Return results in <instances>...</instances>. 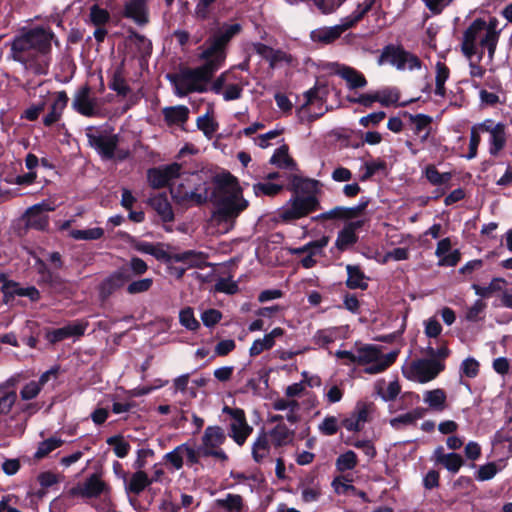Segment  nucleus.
Segmentation results:
<instances>
[{"instance_id": "1", "label": "nucleus", "mask_w": 512, "mask_h": 512, "mask_svg": "<svg viewBox=\"0 0 512 512\" xmlns=\"http://www.w3.org/2000/svg\"><path fill=\"white\" fill-rule=\"evenodd\" d=\"M53 38L54 34L50 29L41 26L23 28L12 41L11 56L26 69L36 74H45L47 63H42L39 56L50 51Z\"/></svg>"}, {"instance_id": "2", "label": "nucleus", "mask_w": 512, "mask_h": 512, "mask_svg": "<svg viewBox=\"0 0 512 512\" xmlns=\"http://www.w3.org/2000/svg\"><path fill=\"white\" fill-rule=\"evenodd\" d=\"M212 202L215 206L214 218L227 223H233L249 206L238 180L230 173L214 176Z\"/></svg>"}, {"instance_id": "3", "label": "nucleus", "mask_w": 512, "mask_h": 512, "mask_svg": "<svg viewBox=\"0 0 512 512\" xmlns=\"http://www.w3.org/2000/svg\"><path fill=\"white\" fill-rule=\"evenodd\" d=\"M317 181L303 179L299 176H293L290 189L295 193L281 208L277 210V218L285 223H289L307 216L309 213L320 209V202L315 195H304L316 189Z\"/></svg>"}, {"instance_id": "4", "label": "nucleus", "mask_w": 512, "mask_h": 512, "mask_svg": "<svg viewBox=\"0 0 512 512\" xmlns=\"http://www.w3.org/2000/svg\"><path fill=\"white\" fill-rule=\"evenodd\" d=\"M496 19L487 24L483 19H475L471 25L465 30L462 38L461 50L468 58L472 59L477 56L478 62L483 57V51L479 48L487 49L488 58L493 60L496 51L499 33L496 31Z\"/></svg>"}, {"instance_id": "5", "label": "nucleus", "mask_w": 512, "mask_h": 512, "mask_svg": "<svg viewBox=\"0 0 512 512\" xmlns=\"http://www.w3.org/2000/svg\"><path fill=\"white\" fill-rule=\"evenodd\" d=\"M213 179L203 172L190 173L184 182L171 188L173 199L183 206L202 205L212 201Z\"/></svg>"}, {"instance_id": "6", "label": "nucleus", "mask_w": 512, "mask_h": 512, "mask_svg": "<svg viewBox=\"0 0 512 512\" xmlns=\"http://www.w3.org/2000/svg\"><path fill=\"white\" fill-rule=\"evenodd\" d=\"M205 63L196 69H186L180 73L169 76L174 85L175 94L183 97L190 92H204L213 74L221 68L209 58H202Z\"/></svg>"}, {"instance_id": "7", "label": "nucleus", "mask_w": 512, "mask_h": 512, "mask_svg": "<svg viewBox=\"0 0 512 512\" xmlns=\"http://www.w3.org/2000/svg\"><path fill=\"white\" fill-rule=\"evenodd\" d=\"M398 354V350L384 354L379 346L363 345L358 347L357 364L365 366L364 371L368 374H378L390 367Z\"/></svg>"}, {"instance_id": "8", "label": "nucleus", "mask_w": 512, "mask_h": 512, "mask_svg": "<svg viewBox=\"0 0 512 512\" xmlns=\"http://www.w3.org/2000/svg\"><path fill=\"white\" fill-rule=\"evenodd\" d=\"M241 31V25L224 24L208 40V47L202 52L201 58H209L222 67L225 58V48L229 41Z\"/></svg>"}, {"instance_id": "9", "label": "nucleus", "mask_w": 512, "mask_h": 512, "mask_svg": "<svg viewBox=\"0 0 512 512\" xmlns=\"http://www.w3.org/2000/svg\"><path fill=\"white\" fill-rule=\"evenodd\" d=\"M86 137L89 145L104 159L118 157L122 160L128 155V152L117 153V146L119 143V136L117 134H112L107 131H98L93 127H88L86 130Z\"/></svg>"}, {"instance_id": "10", "label": "nucleus", "mask_w": 512, "mask_h": 512, "mask_svg": "<svg viewBox=\"0 0 512 512\" xmlns=\"http://www.w3.org/2000/svg\"><path fill=\"white\" fill-rule=\"evenodd\" d=\"M443 369L444 366L436 360L419 359L405 366L403 375L408 380L424 384L435 379Z\"/></svg>"}, {"instance_id": "11", "label": "nucleus", "mask_w": 512, "mask_h": 512, "mask_svg": "<svg viewBox=\"0 0 512 512\" xmlns=\"http://www.w3.org/2000/svg\"><path fill=\"white\" fill-rule=\"evenodd\" d=\"M226 441V434L219 426H208L202 436V443L199 451L202 456L215 457L221 461L227 460L226 453L221 449V446Z\"/></svg>"}, {"instance_id": "12", "label": "nucleus", "mask_w": 512, "mask_h": 512, "mask_svg": "<svg viewBox=\"0 0 512 512\" xmlns=\"http://www.w3.org/2000/svg\"><path fill=\"white\" fill-rule=\"evenodd\" d=\"M72 108L85 117H103L100 99L92 95L91 88L84 85L73 96Z\"/></svg>"}, {"instance_id": "13", "label": "nucleus", "mask_w": 512, "mask_h": 512, "mask_svg": "<svg viewBox=\"0 0 512 512\" xmlns=\"http://www.w3.org/2000/svg\"><path fill=\"white\" fill-rule=\"evenodd\" d=\"M222 412L230 417L229 436L239 446L244 445L253 432L252 426L247 422L245 412L240 408H231L229 406H224Z\"/></svg>"}, {"instance_id": "14", "label": "nucleus", "mask_w": 512, "mask_h": 512, "mask_svg": "<svg viewBox=\"0 0 512 512\" xmlns=\"http://www.w3.org/2000/svg\"><path fill=\"white\" fill-rule=\"evenodd\" d=\"M57 205L52 200H44L27 209L25 223L29 228L45 230L49 224L48 213L54 211Z\"/></svg>"}, {"instance_id": "15", "label": "nucleus", "mask_w": 512, "mask_h": 512, "mask_svg": "<svg viewBox=\"0 0 512 512\" xmlns=\"http://www.w3.org/2000/svg\"><path fill=\"white\" fill-rule=\"evenodd\" d=\"M382 57L398 70H414L421 67L419 58L401 47H386Z\"/></svg>"}, {"instance_id": "16", "label": "nucleus", "mask_w": 512, "mask_h": 512, "mask_svg": "<svg viewBox=\"0 0 512 512\" xmlns=\"http://www.w3.org/2000/svg\"><path fill=\"white\" fill-rule=\"evenodd\" d=\"M353 26V20L341 19L340 23L334 26L318 27L310 32L312 42L329 45L341 37V35Z\"/></svg>"}, {"instance_id": "17", "label": "nucleus", "mask_w": 512, "mask_h": 512, "mask_svg": "<svg viewBox=\"0 0 512 512\" xmlns=\"http://www.w3.org/2000/svg\"><path fill=\"white\" fill-rule=\"evenodd\" d=\"M106 490V484L101 478L93 474L88 477L84 482L78 483L69 490V495L72 497L81 498H96Z\"/></svg>"}, {"instance_id": "18", "label": "nucleus", "mask_w": 512, "mask_h": 512, "mask_svg": "<svg viewBox=\"0 0 512 512\" xmlns=\"http://www.w3.org/2000/svg\"><path fill=\"white\" fill-rule=\"evenodd\" d=\"M148 181L153 188H162L170 182L181 176V165L172 163L159 168H153L148 171Z\"/></svg>"}, {"instance_id": "19", "label": "nucleus", "mask_w": 512, "mask_h": 512, "mask_svg": "<svg viewBox=\"0 0 512 512\" xmlns=\"http://www.w3.org/2000/svg\"><path fill=\"white\" fill-rule=\"evenodd\" d=\"M149 0H126L124 5V17L131 19L139 26L149 23Z\"/></svg>"}, {"instance_id": "20", "label": "nucleus", "mask_w": 512, "mask_h": 512, "mask_svg": "<svg viewBox=\"0 0 512 512\" xmlns=\"http://www.w3.org/2000/svg\"><path fill=\"white\" fill-rule=\"evenodd\" d=\"M333 71L347 82V86L350 89L363 88L367 85V80L362 73L356 69L341 65L333 64Z\"/></svg>"}, {"instance_id": "21", "label": "nucleus", "mask_w": 512, "mask_h": 512, "mask_svg": "<svg viewBox=\"0 0 512 512\" xmlns=\"http://www.w3.org/2000/svg\"><path fill=\"white\" fill-rule=\"evenodd\" d=\"M129 280L128 275L124 271H116L107 277L99 287L101 298L105 299L113 294L116 290L123 287Z\"/></svg>"}, {"instance_id": "22", "label": "nucleus", "mask_w": 512, "mask_h": 512, "mask_svg": "<svg viewBox=\"0 0 512 512\" xmlns=\"http://www.w3.org/2000/svg\"><path fill=\"white\" fill-rule=\"evenodd\" d=\"M86 325L82 323H73L67 326L55 329L47 334V339L52 342H59L72 336H81L84 334Z\"/></svg>"}, {"instance_id": "23", "label": "nucleus", "mask_w": 512, "mask_h": 512, "mask_svg": "<svg viewBox=\"0 0 512 512\" xmlns=\"http://www.w3.org/2000/svg\"><path fill=\"white\" fill-rule=\"evenodd\" d=\"M169 261L181 262L186 265V268L201 267L205 264L206 258L203 253L193 250L184 251L181 253H174L168 257Z\"/></svg>"}, {"instance_id": "24", "label": "nucleus", "mask_w": 512, "mask_h": 512, "mask_svg": "<svg viewBox=\"0 0 512 512\" xmlns=\"http://www.w3.org/2000/svg\"><path fill=\"white\" fill-rule=\"evenodd\" d=\"M152 483L144 471H136L128 480H125V490L127 493L139 495L146 487Z\"/></svg>"}, {"instance_id": "25", "label": "nucleus", "mask_w": 512, "mask_h": 512, "mask_svg": "<svg viewBox=\"0 0 512 512\" xmlns=\"http://www.w3.org/2000/svg\"><path fill=\"white\" fill-rule=\"evenodd\" d=\"M271 440L268 433L261 431L252 443V457L256 462H261L270 453Z\"/></svg>"}, {"instance_id": "26", "label": "nucleus", "mask_w": 512, "mask_h": 512, "mask_svg": "<svg viewBox=\"0 0 512 512\" xmlns=\"http://www.w3.org/2000/svg\"><path fill=\"white\" fill-rule=\"evenodd\" d=\"M162 113L168 125H183L189 117V109L184 105L165 107Z\"/></svg>"}, {"instance_id": "27", "label": "nucleus", "mask_w": 512, "mask_h": 512, "mask_svg": "<svg viewBox=\"0 0 512 512\" xmlns=\"http://www.w3.org/2000/svg\"><path fill=\"white\" fill-rule=\"evenodd\" d=\"M360 225L361 222H352L339 231L335 243L338 249L346 250L357 241L356 229L360 227Z\"/></svg>"}, {"instance_id": "28", "label": "nucleus", "mask_w": 512, "mask_h": 512, "mask_svg": "<svg viewBox=\"0 0 512 512\" xmlns=\"http://www.w3.org/2000/svg\"><path fill=\"white\" fill-rule=\"evenodd\" d=\"M68 102V96L65 91L56 93L55 100L51 106V111L45 116L43 122L46 126H50L60 118L64 108Z\"/></svg>"}, {"instance_id": "29", "label": "nucleus", "mask_w": 512, "mask_h": 512, "mask_svg": "<svg viewBox=\"0 0 512 512\" xmlns=\"http://www.w3.org/2000/svg\"><path fill=\"white\" fill-rule=\"evenodd\" d=\"M365 206H366V204H363L362 206H356V207H350V208L337 206L327 212L319 214L314 219L328 220V219L350 218V217L355 216L357 211H361L362 209H364Z\"/></svg>"}, {"instance_id": "30", "label": "nucleus", "mask_w": 512, "mask_h": 512, "mask_svg": "<svg viewBox=\"0 0 512 512\" xmlns=\"http://www.w3.org/2000/svg\"><path fill=\"white\" fill-rule=\"evenodd\" d=\"M446 400V393L440 388L425 391L423 394L424 403L435 411H443L446 408Z\"/></svg>"}, {"instance_id": "31", "label": "nucleus", "mask_w": 512, "mask_h": 512, "mask_svg": "<svg viewBox=\"0 0 512 512\" xmlns=\"http://www.w3.org/2000/svg\"><path fill=\"white\" fill-rule=\"evenodd\" d=\"M150 204L153 207V209L158 213V215L162 218L163 221L169 222L173 220L174 213L165 195L159 194L152 197L150 199Z\"/></svg>"}, {"instance_id": "32", "label": "nucleus", "mask_w": 512, "mask_h": 512, "mask_svg": "<svg viewBox=\"0 0 512 512\" xmlns=\"http://www.w3.org/2000/svg\"><path fill=\"white\" fill-rule=\"evenodd\" d=\"M368 410L365 405L358 406L356 412L343 421V426L348 431H360L367 421Z\"/></svg>"}, {"instance_id": "33", "label": "nucleus", "mask_w": 512, "mask_h": 512, "mask_svg": "<svg viewBox=\"0 0 512 512\" xmlns=\"http://www.w3.org/2000/svg\"><path fill=\"white\" fill-rule=\"evenodd\" d=\"M270 163L282 169H288L291 171L296 169V163L290 157L288 147L286 145H282L275 150L270 159Z\"/></svg>"}, {"instance_id": "34", "label": "nucleus", "mask_w": 512, "mask_h": 512, "mask_svg": "<svg viewBox=\"0 0 512 512\" xmlns=\"http://www.w3.org/2000/svg\"><path fill=\"white\" fill-rule=\"evenodd\" d=\"M271 442L275 446H285L292 442L294 433L284 424H278L268 433Z\"/></svg>"}, {"instance_id": "35", "label": "nucleus", "mask_w": 512, "mask_h": 512, "mask_svg": "<svg viewBox=\"0 0 512 512\" xmlns=\"http://www.w3.org/2000/svg\"><path fill=\"white\" fill-rule=\"evenodd\" d=\"M489 135V152L491 155L495 156L504 148L506 144L505 126L502 123H496V129Z\"/></svg>"}, {"instance_id": "36", "label": "nucleus", "mask_w": 512, "mask_h": 512, "mask_svg": "<svg viewBox=\"0 0 512 512\" xmlns=\"http://www.w3.org/2000/svg\"><path fill=\"white\" fill-rule=\"evenodd\" d=\"M424 415V409L415 408L405 414L399 415L390 420V425L395 429H400L404 426L413 425L418 419Z\"/></svg>"}, {"instance_id": "37", "label": "nucleus", "mask_w": 512, "mask_h": 512, "mask_svg": "<svg viewBox=\"0 0 512 512\" xmlns=\"http://www.w3.org/2000/svg\"><path fill=\"white\" fill-rule=\"evenodd\" d=\"M9 382L0 385V416L7 415L17 400L14 390L8 389Z\"/></svg>"}, {"instance_id": "38", "label": "nucleus", "mask_w": 512, "mask_h": 512, "mask_svg": "<svg viewBox=\"0 0 512 512\" xmlns=\"http://www.w3.org/2000/svg\"><path fill=\"white\" fill-rule=\"evenodd\" d=\"M348 278L346 284L351 289H366L367 279L358 266L347 265Z\"/></svg>"}, {"instance_id": "39", "label": "nucleus", "mask_w": 512, "mask_h": 512, "mask_svg": "<svg viewBox=\"0 0 512 512\" xmlns=\"http://www.w3.org/2000/svg\"><path fill=\"white\" fill-rule=\"evenodd\" d=\"M340 338V328L329 327L318 330L313 336V342L320 346L325 347Z\"/></svg>"}, {"instance_id": "40", "label": "nucleus", "mask_w": 512, "mask_h": 512, "mask_svg": "<svg viewBox=\"0 0 512 512\" xmlns=\"http://www.w3.org/2000/svg\"><path fill=\"white\" fill-rule=\"evenodd\" d=\"M506 284V280L500 277L493 278L487 286H480L478 284H473L472 289L475 294L480 297H490L492 294L496 292H500L503 290L504 285Z\"/></svg>"}, {"instance_id": "41", "label": "nucleus", "mask_w": 512, "mask_h": 512, "mask_svg": "<svg viewBox=\"0 0 512 512\" xmlns=\"http://www.w3.org/2000/svg\"><path fill=\"white\" fill-rule=\"evenodd\" d=\"M384 384V381L377 382L376 390L378 395L386 402L393 401L398 396L401 390L398 381L389 382L386 388L383 387Z\"/></svg>"}, {"instance_id": "42", "label": "nucleus", "mask_w": 512, "mask_h": 512, "mask_svg": "<svg viewBox=\"0 0 512 512\" xmlns=\"http://www.w3.org/2000/svg\"><path fill=\"white\" fill-rule=\"evenodd\" d=\"M196 125L197 128L209 139L212 138L218 129L217 121L209 114V112L199 116L196 120Z\"/></svg>"}, {"instance_id": "43", "label": "nucleus", "mask_w": 512, "mask_h": 512, "mask_svg": "<svg viewBox=\"0 0 512 512\" xmlns=\"http://www.w3.org/2000/svg\"><path fill=\"white\" fill-rule=\"evenodd\" d=\"M501 469L502 468L495 462L485 463L478 467L475 472V479L479 482L492 480Z\"/></svg>"}, {"instance_id": "44", "label": "nucleus", "mask_w": 512, "mask_h": 512, "mask_svg": "<svg viewBox=\"0 0 512 512\" xmlns=\"http://www.w3.org/2000/svg\"><path fill=\"white\" fill-rule=\"evenodd\" d=\"M424 173L425 177L432 185L447 184L452 178L451 172L440 173L434 165H428Z\"/></svg>"}, {"instance_id": "45", "label": "nucleus", "mask_w": 512, "mask_h": 512, "mask_svg": "<svg viewBox=\"0 0 512 512\" xmlns=\"http://www.w3.org/2000/svg\"><path fill=\"white\" fill-rule=\"evenodd\" d=\"M449 78V69L441 62L436 64L435 93L441 97L445 96V82Z\"/></svg>"}, {"instance_id": "46", "label": "nucleus", "mask_w": 512, "mask_h": 512, "mask_svg": "<svg viewBox=\"0 0 512 512\" xmlns=\"http://www.w3.org/2000/svg\"><path fill=\"white\" fill-rule=\"evenodd\" d=\"M104 235V230L100 227L89 229H74L69 232V236L75 240H97Z\"/></svg>"}, {"instance_id": "47", "label": "nucleus", "mask_w": 512, "mask_h": 512, "mask_svg": "<svg viewBox=\"0 0 512 512\" xmlns=\"http://www.w3.org/2000/svg\"><path fill=\"white\" fill-rule=\"evenodd\" d=\"M64 441L58 437H51L39 443V446L34 454L35 458L41 459L46 457L49 453L60 447Z\"/></svg>"}, {"instance_id": "48", "label": "nucleus", "mask_w": 512, "mask_h": 512, "mask_svg": "<svg viewBox=\"0 0 512 512\" xmlns=\"http://www.w3.org/2000/svg\"><path fill=\"white\" fill-rule=\"evenodd\" d=\"M358 463L357 455L354 451L348 450L345 453L338 456L336 459V468L340 472L352 470Z\"/></svg>"}, {"instance_id": "49", "label": "nucleus", "mask_w": 512, "mask_h": 512, "mask_svg": "<svg viewBox=\"0 0 512 512\" xmlns=\"http://www.w3.org/2000/svg\"><path fill=\"white\" fill-rule=\"evenodd\" d=\"M284 188L283 184H276L271 182H259L253 185V192L256 196L266 195L275 196L279 194Z\"/></svg>"}, {"instance_id": "50", "label": "nucleus", "mask_w": 512, "mask_h": 512, "mask_svg": "<svg viewBox=\"0 0 512 512\" xmlns=\"http://www.w3.org/2000/svg\"><path fill=\"white\" fill-rule=\"evenodd\" d=\"M217 505L228 512H239L242 509V497L237 494H228L225 498L217 499Z\"/></svg>"}, {"instance_id": "51", "label": "nucleus", "mask_w": 512, "mask_h": 512, "mask_svg": "<svg viewBox=\"0 0 512 512\" xmlns=\"http://www.w3.org/2000/svg\"><path fill=\"white\" fill-rule=\"evenodd\" d=\"M106 442L113 446L114 453L119 458L126 457L130 451V444L120 435L109 437Z\"/></svg>"}, {"instance_id": "52", "label": "nucleus", "mask_w": 512, "mask_h": 512, "mask_svg": "<svg viewBox=\"0 0 512 512\" xmlns=\"http://www.w3.org/2000/svg\"><path fill=\"white\" fill-rule=\"evenodd\" d=\"M480 363L473 357L465 358L460 365L462 377L475 378L479 374Z\"/></svg>"}, {"instance_id": "53", "label": "nucleus", "mask_w": 512, "mask_h": 512, "mask_svg": "<svg viewBox=\"0 0 512 512\" xmlns=\"http://www.w3.org/2000/svg\"><path fill=\"white\" fill-rule=\"evenodd\" d=\"M164 459L174 470H180L184 465L182 444L166 453Z\"/></svg>"}, {"instance_id": "54", "label": "nucleus", "mask_w": 512, "mask_h": 512, "mask_svg": "<svg viewBox=\"0 0 512 512\" xmlns=\"http://www.w3.org/2000/svg\"><path fill=\"white\" fill-rule=\"evenodd\" d=\"M377 93V102L382 106H390L398 102L399 92L395 88H385L379 90Z\"/></svg>"}, {"instance_id": "55", "label": "nucleus", "mask_w": 512, "mask_h": 512, "mask_svg": "<svg viewBox=\"0 0 512 512\" xmlns=\"http://www.w3.org/2000/svg\"><path fill=\"white\" fill-rule=\"evenodd\" d=\"M410 121L414 124V131L417 135H420L424 131L431 130L430 124L432 118L428 115H410Z\"/></svg>"}, {"instance_id": "56", "label": "nucleus", "mask_w": 512, "mask_h": 512, "mask_svg": "<svg viewBox=\"0 0 512 512\" xmlns=\"http://www.w3.org/2000/svg\"><path fill=\"white\" fill-rule=\"evenodd\" d=\"M464 461L461 455L457 453H447L441 463L449 472L457 473L462 467Z\"/></svg>"}, {"instance_id": "57", "label": "nucleus", "mask_w": 512, "mask_h": 512, "mask_svg": "<svg viewBox=\"0 0 512 512\" xmlns=\"http://www.w3.org/2000/svg\"><path fill=\"white\" fill-rule=\"evenodd\" d=\"M153 285V279L152 278H143L136 281L131 282L127 286V292L129 294H139L147 292Z\"/></svg>"}, {"instance_id": "58", "label": "nucleus", "mask_w": 512, "mask_h": 512, "mask_svg": "<svg viewBox=\"0 0 512 512\" xmlns=\"http://www.w3.org/2000/svg\"><path fill=\"white\" fill-rule=\"evenodd\" d=\"M339 428L338 420L335 416H327L319 424V431L326 436H331L337 433Z\"/></svg>"}, {"instance_id": "59", "label": "nucleus", "mask_w": 512, "mask_h": 512, "mask_svg": "<svg viewBox=\"0 0 512 512\" xmlns=\"http://www.w3.org/2000/svg\"><path fill=\"white\" fill-rule=\"evenodd\" d=\"M109 18V13L105 9L97 5L91 7L90 20L95 26H103L108 22Z\"/></svg>"}, {"instance_id": "60", "label": "nucleus", "mask_w": 512, "mask_h": 512, "mask_svg": "<svg viewBox=\"0 0 512 512\" xmlns=\"http://www.w3.org/2000/svg\"><path fill=\"white\" fill-rule=\"evenodd\" d=\"M273 346H274V343L271 341V337H268L267 335H265L263 338L256 339L252 343V345L249 349V353L251 356H257L260 353H262L263 351L272 348Z\"/></svg>"}, {"instance_id": "61", "label": "nucleus", "mask_w": 512, "mask_h": 512, "mask_svg": "<svg viewBox=\"0 0 512 512\" xmlns=\"http://www.w3.org/2000/svg\"><path fill=\"white\" fill-rule=\"evenodd\" d=\"M179 319L181 325L189 330H195L199 327V322L194 317V313L190 308L182 310L179 314Z\"/></svg>"}, {"instance_id": "62", "label": "nucleus", "mask_w": 512, "mask_h": 512, "mask_svg": "<svg viewBox=\"0 0 512 512\" xmlns=\"http://www.w3.org/2000/svg\"><path fill=\"white\" fill-rule=\"evenodd\" d=\"M0 283L2 284L1 291L4 296H15L17 295L20 286L17 282L9 280L7 275L4 273L0 274Z\"/></svg>"}, {"instance_id": "63", "label": "nucleus", "mask_w": 512, "mask_h": 512, "mask_svg": "<svg viewBox=\"0 0 512 512\" xmlns=\"http://www.w3.org/2000/svg\"><path fill=\"white\" fill-rule=\"evenodd\" d=\"M40 391V384L36 383V381H30L22 388L20 396L22 400L28 401L36 398Z\"/></svg>"}, {"instance_id": "64", "label": "nucleus", "mask_w": 512, "mask_h": 512, "mask_svg": "<svg viewBox=\"0 0 512 512\" xmlns=\"http://www.w3.org/2000/svg\"><path fill=\"white\" fill-rule=\"evenodd\" d=\"M243 87L236 83L227 84L221 92L225 101L237 100L242 96Z\"/></svg>"}]
</instances>
